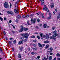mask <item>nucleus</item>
Listing matches in <instances>:
<instances>
[{
    "label": "nucleus",
    "mask_w": 60,
    "mask_h": 60,
    "mask_svg": "<svg viewBox=\"0 0 60 60\" xmlns=\"http://www.w3.org/2000/svg\"><path fill=\"white\" fill-rule=\"evenodd\" d=\"M3 33H4V35H5V34H6V33H5V31H4L3 32Z\"/></svg>",
    "instance_id": "52"
},
{
    "label": "nucleus",
    "mask_w": 60,
    "mask_h": 60,
    "mask_svg": "<svg viewBox=\"0 0 60 60\" xmlns=\"http://www.w3.org/2000/svg\"><path fill=\"white\" fill-rule=\"evenodd\" d=\"M56 30H55V31H53V34H56Z\"/></svg>",
    "instance_id": "24"
},
{
    "label": "nucleus",
    "mask_w": 60,
    "mask_h": 60,
    "mask_svg": "<svg viewBox=\"0 0 60 60\" xmlns=\"http://www.w3.org/2000/svg\"><path fill=\"white\" fill-rule=\"evenodd\" d=\"M16 40H15L13 41V43L14 44H15V43H16Z\"/></svg>",
    "instance_id": "36"
},
{
    "label": "nucleus",
    "mask_w": 60,
    "mask_h": 60,
    "mask_svg": "<svg viewBox=\"0 0 60 60\" xmlns=\"http://www.w3.org/2000/svg\"><path fill=\"white\" fill-rule=\"evenodd\" d=\"M49 15H50V16H51V14L50 13H49Z\"/></svg>",
    "instance_id": "62"
},
{
    "label": "nucleus",
    "mask_w": 60,
    "mask_h": 60,
    "mask_svg": "<svg viewBox=\"0 0 60 60\" xmlns=\"http://www.w3.org/2000/svg\"><path fill=\"white\" fill-rule=\"evenodd\" d=\"M35 37L34 36H32L31 37L32 38H35Z\"/></svg>",
    "instance_id": "30"
},
{
    "label": "nucleus",
    "mask_w": 60,
    "mask_h": 60,
    "mask_svg": "<svg viewBox=\"0 0 60 60\" xmlns=\"http://www.w3.org/2000/svg\"><path fill=\"white\" fill-rule=\"evenodd\" d=\"M9 22L10 23H11V20H10L9 21Z\"/></svg>",
    "instance_id": "60"
},
{
    "label": "nucleus",
    "mask_w": 60,
    "mask_h": 60,
    "mask_svg": "<svg viewBox=\"0 0 60 60\" xmlns=\"http://www.w3.org/2000/svg\"><path fill=\"white\" fill-rule=\"evenodd\" d=\"M52 30H54V29H55V27H52Z\"/></svg>",
    "instance_id": "54"
},
{
    "label": "nucleus",
    "mask_w": 60,
    "mask_h": 60,
    "mask_svg": "<svg viewBox=\"0 0 60 60\" xmlns=\"http://www.w3.org/2000/svg\"><path fill=\"white\" fill-rule=\"evenodd\" d=\"M18 57H19V58H21L22 57L21 56V55H20V54H19L18 55Z\"/></svg>",
    "instance_id": "19"
},
{
    "label": "nucleus",
    "mask_w": 60,
    "mask_h": 60,
    "mask_svg": "<svg viewBox=\"0 0 60 60\" xmlns=\"http://www.w3.org/2000/svg\"><path fill=\"white\" fill-rule=\"evenodd\" d=\"M58 35V34L57 33H54V35H53V37H56V36H57Z\"/></svg>",
    "instance_id": "4"
},
{
    "label": "nucleus",
    "mask_w": 60,
    "mask_h": 60,
    "mask_svg": "<svg viewBox=\"0 0 60 60\" xmlns=\"http://www.w3.org/2000/svg\"><path fill=\"white\" fill-rule=\"evenodd\" d=\"M40 19H37V21L38 22H40Z\"/></svg>",
    "instance_id": "44"
},
{
    "label": "nucleus",
    "mask_w": 60,
    "mask_h": 60,
    "mask_svg": "<svg viewBox=\"0 0 60 60\" xmlns=\"http://www.w3.org/2000/svg\"><path fill=\"white\" fill-rule=\"evenodd\" d=\"M40 36H37V38L38 39H40Z\"/></svg>",
    "instance_id": "25"
},
{
    "label": "nucleus",
    "mask_w": 60,
    "mask_h": 60,
    "mask_svg": "<svg viewBox=\"0 0 60 60\" xmlns=\"http://www.w3.org/2000/svg\"><path fill=\"white\" fill-rule=\"evenodd\" d=\"M14 11L15 12V13H17L18 12H17V11L16 9H15L14 10Z\"/></svg>",
    "instance_id": "22"
},
{
    "label": "nucleus",
    "mask_w": 60,
    "mask_h": 60,
    "mask_svg": "<svg viewBox=\"0 0 60 60\" xmlns=\"http://www.w3.org/2000/svg\"><path fill=\"white\" fill-rule=\"evenodd\" d=\"M50 50L51 51L52 50H53V48L52 47H50L49 48Z\"/></svg>",
    "instance_id": "26"
},
{
    "label": "nucleus",
    "mask_w": 60,
    "mask_h": 60,
    "mask_svg": "<svg viewBox=\"0 0 60 60\" xmlns=\"http://www.w3.org/2000/svg\"><path fill=\"white\" fill-rule=\"evenodd\" d=\"M21 29H23V26H21Z\"/></svg>",
    "instance_id": "38"
},
{
    "label": "nucleus",
    "mask_w": 60,
    "mask_h": 60,
    "mask_svg": "<svg viewBox=\"0 0 60 60\" xmlns=\"http://www.w3.org/2000/svg\"><path fill=\"white\" fill-rule=\"evenodd\" d=\"M21 35H22V36H24V34H21Z\"/></svg>",
    "instance_id": "59"
},
{
    "label": "nucleus",
    "mask_w": 60,
    "mask_h": 60,
    "mask_svg": "<svg viewBox=\"0 0 60 60\" xmlns=\"http://www.w3.org/2000/svg\"><path fill=\"white\" fill-rule=\"evenodd\" d=\"M12 33L13 34H14V33H15V32L14 31L12 30Z\"/></svg>",
    "instance_id": "48"
},
{
    "label": "nucleus",
    "mask_w": 60,
    "mask_h": 60,
    "mask_svg": "<svg viewBox=\"0 0 60 60\" xmlns=\"http://www.w3.org/2000/svg\"><path fill=\"white\" fill-rule=\"evenodd\" d=\"M22 17H23V18H25V17H26V16L25 15H22Z\"/></svg>",
    "instance_id": "40"
},
{
    "label": "nucleus",
    "mask_w": 60,
    "mask_h": 60,
    "mask_svg": "<svg viewBox=\"0 0 60 60\" xmlns=\"http://www.w3.org/2000/svg\"><path fill=\"white\" fill-rule=\"evenodd\" d=\"M41 3H44V0H42L41 1Z\"/></svg>",
    "instance_id": "49"
},
{
    "label": "nucleus",
    "mask_w": 60,
    "mask_h": 60,
    "mask_svg": "<svg viewBox=\"0 0 60 60\" xmlns=\"http://www.w3.org/2000/svg\"><path fill=\"white\" fill-rule=\"evenodd\" d=\"M27 41V39H25L23 41L24 42H26Z\"/></svg>",
    "instance_id": "33"
},
{
    "label": "nucleus",
    "mask_w": 60,
    "mask_h": 60,
    "mask_svg": "<svg viewBox=\"0 0 60 60\" xmlns=\"http://www.w3.org/2000/svg\"><path fill=\"white\" fill-rule=\"evenodd\" d=\"M4 6L5 8H8L9 7L8 4L7 2H5L4 4Z\"/></svg>",
    "instance_id": "1"
},
{
    "label": "nucleus",
    "mask_w": 60,
    "mask_h": 60,
    "mask_svg": "<svg viewBox=\"0 0 60 60\" xmlns=\"http://www.w3.org/2000/svg\"><path fill=\"white\" fill-rule=\"evenodd\" d=\"M50 6L52 9L53 8V7H54V5L53 4H52Z\"/></svg>",
    "instance_id": "14"
},
{
    "label": "nucleus",
    "mask_w": 60,
    "mask_h": 60,
    "mask_svg": "<svg viewBox=\"0 0 60 60\" xmlns=\"http://www.w3.org/2000/svg\"><path fill=\"white\" fill-rule=\"evenodd\" d=\"M35 28H37V29H39V27L38 26H35Z\"/></svg>",
    "instance_id": "37"
},
{
    "label": "nucleus",
    "mask_w": 60,
    "mask_h": 60,
    "mask_svg": "<svg viewBox=\"0 0 60 60\" xmlns=\"http://www.w3.org/2000/svg\"><path fill=\"white\" fill-rule=\"evenodd\" d=\"M33 41L34 42H36L37 41H36V40H34Z\"/></svg>",
    "instance_id": "45"
},
{
    "label": "nucleus",
    "mask_w": 60,
    "mask_h": 60,
    "mask_svg": "<svg viewBox=\"0 0 60 60\" xmlns=\"http://www.w3.org/2000/svg\"><path fill=\"white\" fill-rule=\"evenodd\" d=\"M42 17L43 18H44V15H42Z\"/></svg>",
    "instance_id": "61"
},
{
    "label": "nucleus",
    "mask_w": 60,
    "mask_h": 60,
    "mask_svg": "<svg viewBox=\"0 0 60 60\" xmlns=\"http://www.w3.org/2000/svg\"><path fill=\"white\" fill-rule=\"evenodd\" d=\"M22 49H23V47H21L20 49V50L21 51H22Z\"/></svg>",
    "instance_id": "35"
},
{
    "label": "nucleus",
    "mask_w": 60,
    "mask_h": 60,
    "mask_svg": "<svg viewBox=\"0 0 60 60\" xmlns=\"http://www.w3.org/2000/svg\"><path fill=\"white\" fill-rule=\"evenodd\" d=\"M44 43H49V41L48 40H47L46 41H44Z\"/></svg>",
    "instance_id": "8"
},
{
    "label": "nucleus",
    "mask_w": 60,
    "mask_h": 60,
    "mask_svg": "<svg viewBox=\"0 0 60 60\" xmlns=\"http://www.w3.org/2000/svg\"><path fill=\"white\" fill-rule=\"evenodd\" d=\"M12 43V42L11 41H9V44H10V47H11V44Z\"/></svg>",
    "instance_id": "20"
},
{
    "label": "nucleus",
    "mask_w": 60,
    "mask_h": 60,
    "mask_svg": "<svg viewBox=\"0 0 60 60\" xmlns=\"http://www.w3.org/2000/svg\"><path fill=\"white\" fill-rule=\"evenodd\" d=\"M59 18H60V14H59L58 16L57 17V19H58Z\"/></svg>",
    "instance_id": "12"
},
{
    "label": "nucleus",
    "mask_w": 60,
    "mask_h": 60,
    "mask_svg": "<svg viewBox=\"0 0 60 60\" xmlns=\"http://www.w3.org/2000/svg\"><path fill=\"white\" fill-rule=\"evenodd\" d=\"M44 59H45V60H47V59L46 57H44Z\"/></svg>",
    "instance_id": "51"
},
{
    "label": "nucleus",
    "mask_w": 60,
    "mask_h": 60,
    "mask_svg": "<svg viewBox=\"0 0 60 60\" xmlns=\"http://www.w3.org/2000/svg\"><path fill=\"white\" fill-rule=\"evenodd\" d=\"M23 30V29H21L19 30V32H22Z\"/></svg>",
    "instance_id": "13"
},
{
    "label": "nucleus",
    "mask_w": 60,
    "mask_h": 60,
    "mask_svg": "<svg viewBox=\"0 0 60 60\" xmlns=\"http://www.w3.org/2000/svg\"><path fill=\"white\" fill-rule=\"evenodd\" d=\"M16 22L17 23H18V22H19V20L18 19H17L16 20Z\"/></svg>",
    "instance_id": "39"
},
{
    "label": "nucleus",
    "mask_w": 60,
    "mask_h": 60,
    "mask_svg": "<svg viewBox=\"0 0 60 60\" xmlns=\"http://www.w3.org/2000/svg\"><path fill=\"white\" fill-rule=\"evenodd\" d=\"M28 51H29L30 50V48H28Z\"/></svg>",
    "instance_id": "58"
},
{
    "label": "nucleus",
    "mask_w": 60,
    "mask_h": 60,
    "mask_svg": "<svg viewBox=\"0 0 60 60\" xmlns=\"http://www.w3.org/2000/svg\"><path fill=\"white\" fill-rule=\"evenodd\" d=\"M22 41H20L19 43V44H21V43H22Z\"/></svg>",
    "instance_id": "17"
},
{
    "label": "nucleus",
    "mask_w": 60,
    "mask_h": 60,
    "mask_svg": "<svg viewBox=\"0 0 60 60\" xmlns=\"http://www.w3.org/2000/svg\"><path fill=\"white\" fill-rule=\"evenodd\" d=\"M17 17L19 19H20L21 18V16L20 15H19L17 16Z\"/></svg>",
    "instance_id": "18"
},
{
    "label": "nucleus",
    "mask_w": 60,
    "mask_h": 60,
    "mask_svg": "<svg viewBox=\"0 0 60 60\" xmlns=\"http://www.w3.org/2000/svg\"><path fill=\"white\" fill-rule=\"evenodd\" d=\"M50 55H53V53H52H52H50Z\"/></svg>",
    "instance_id": "64"
},
{
    "label": "nucleus",
    "mask_w": 60,
    "mask_h": 60,
    "mask_svg": "<svg viewBox=\"0 0 60 60\" xmlns=\"http://www.w3.org/2000/svg\"><path fill=\"white\" fill-rule=\"evenodd\" d=\"M45 8H46V10L47 11V12H49V9H48V8L46 7H45Z\"/></svg>",
    "instance_id": "16"
},
{
    "label": "nucleus",
    "mask_w": 60,
    "mask_h": 60,
    "mask_svg": "<svg viewBox=\"0 0 60 60\" xmlns=\"http://www.w3.org/2000/svg\"><path fill=\"white\" fill-rule=\"evenodd\" d=\"M36 21V19L34 18L33 21V23L34 24H35Z\"/></svg>",
    "instance_id": "7"
},
{
    "label": "nucleus",
    "mask_w": 60,
    "mask_h": 60,
    "mask_svg": "<svg viewBox=\"0 0 60 60\" xmlns=\"http://www.w3.org/2000/svg\"><path fill=\"white\" fill-rule=\"evenodd\" d=\"M33 46H34V47H36V45L34 44H33Z\"/></svg>",
    "instance_id": "46"
},
{
    "label": "nucleus",
    "mask_w": 60,
    "mask_h": 60,
    "mask_svg": "<svg viewBox=\"0 0 60 60\" xmlns=\"http://www.w3.org/2000/svg\"><path fill=\"white\" fill-rule=\"evenodd\" d=\"M40 35L41 37H42V36L43 35V34H42V33H41L40 34Z\"/></svg>",
    "instance_id": "31"
},
{
    "label": "nucleus",
    "mask_w": 60,
    "mask_h": 60,
    "mask_svg": "<svg viewBox=\"0 0 60 60\" xmlns=\"http://www.w3.org/2000/svg\"><path fill=\"white\" fill-rule=\"evenodd\" d=\"M0 20H1L2 21H3V18H1V17H0Z\"/></svg>",
    "instance_id": "34"
},
{
    "label": "nucleus",
    "mask_w": 60,
    "mask_h": 60,
    "mask_svg": "<svg viewBox=\"0 0 60 60\" xmlns=\"http://www.w3.org/2000/svg\"><path fill=\"white\" fill-rule=\"evenodd\" d=\"M46 26H47V25L46 24H44V28H46Z\"/></svg>",
    "instance_id": "23"
},
{
    "label": "nucleus",
    "mask_w": 60,
    "mask_h": 60,
    "mask_svg": "<svg viewBox=\"0 0 60 60\" xmlns=\"http://www.w3.org/2000/svg\"><path fill=\"white\" fill-rule=\"evenodd\" d=\"M43 38H46V35H43Z\"/></svg>",
    "instance_id": "43"
},
{
    "label": "nucleus",
    "mask_w": 60,
    "mask_h": 60,
    "mask_svg": "<svg viewBox=\"0 0 60 60\" xmlns=\"http://www.w3.org/2000/svg\"><path fill=\"white\" fill-rule=\"evenodd\" d=\"M10 8H11V3H10Z\"/></svg>",
    "instance_id": "55"
},
{
    "label": "nucleus",
    "mask_w": 60,
    "mask_h": 60,
    "mask_svg": "<svg viewBox=\"0 0 60 60\" xmlns=\"http://www.w3.org/2000/svg\"><path fill=\"white\" fill-rule=\"evenodd\" d=\"M4 20H5V21L6 20V18H4Z\"/></svg>",
    "instance_id": "63"
},
{
    "label": "nucleus",
    "mask_w": 60,
    "mask_h": 60,
    "mask_svg": "<svg viewBox=\"0 0 60 60\" xmlns=\"http://www.w3.org/2000/svg\"><path fill=\"white\" fill-rule=\"evenodd\" d=\"M52 56H50L49 58V60H52Z\"/></svg>",
    "instance_id": "11"
},
{
    "label": "nucleus",
    "mask_w": 60,
    "mask_h": 60,
    "mask_svg": "<svg viewBox=\"0 0 60 60\" xmlns=\"http://www.w3.org/2000/svg\"><path fill=\"white\" fill-rule=\"evenodd\" d=\"M34 52H31V54L32 55H34Z\"/></svg>",
    "instance_id": "57"
},
{
    "label": "nucleus",
    "mask_w": 60,
    "mask_h": 60,
    "mask_svg": "<svg viewBox=\"0 0 60 60\" xmlns=\"http://www.w3.org/2000/svg\"><path fill=\"white\" fill-rule=\"evenodd\" d=\"M40 58V56H38L37 57V58H38V59H39Z\"/></svg>",
    "instance_id": "42"
},
{
    "label": "nucleus",
    "mask_w": 60,
    "mask_h": 60,
    "mask_svg": "<svg viewBox=\"0 0 60 60\" xmlns=\"http://www.w3.org/2000/svg\"><path fill=\"white\" fill-rule=\"evenodd\" d=\"M46 7H47L46 5H44V7H43V10H46Z\"/></svg>",
    "instance_id": "6"
},
{
    "label": "nucleus",
    "mask_w": 60,
    "mask_h": 60,
    "mask_svg": "<svg viewBox=\"0 0 60 60\" xmlns=\"http://www.w3.org/2000/svg\"><path fill=\"white\" fill-rule=\"evenodd\" d=\"M45 38L47 40H48L49 38V35H48L47 34H46V37H45Z\"/></svg>",
    "instance_id": "5"
},
{
    "label": "nucleus",
    "mask_w": 60,
    "mask_h": 60,
    "mask_svg": "<svg viewBox=\"0 0 60 60\" xmlns=\"http://www.w3.org/2000/svg\"><path fill=\"white\" fill-rule=\"evenodd\" d=\"M29 21H27V24H28L29 25H30V23H29Z\"/></svg>",
    "instance_id": "41"
},
{
    "label": "nucleus",
    "mask_w": 60,
    "mask_h": 60,
    "mask_svg": "<svg viewBox=\"0 0 60 60\" xmlns=\"http://www.w3.org/2000/svg\"><path fill=\"white\" fill-rule=\"evenodd\" d=\"M12 26H13V28L14 29H15V27L13 25H12Z\"/></svg>",
    "instance_id": "53"
},
{
    "label": "nucleus",
    "mask_w": 60,
    "mask_h": 60,
    "mask_svg": "<svg viewBox=\"0 0 60 60\" xmlns=\"http://www.w3.org/2000/svg\"><path fill=\"white\" fill-rule=\"evenodd\" d=\"M58 60H60V58H57Z\"/></svg>",
    "instance_id": "56"
},
{
    "label": "nucleus",
    "mask_w": 60,
    "mask_h": 60,
    "mask_svg": "<svg viewBox=\"0 0 60 60\" xmlns=\"http://www.w3.org/2000/svg\"><path fill=\"white\" fill-rule=\"evenodd\" d=\"M56 56H60V54L58 53H57L56 54Z\"/></svg>",
    "instance_id": "32"
},
{
    "label": "nucleus",
    "mask_w": 60,
    "mask_h": 60,
    "mask_svg": "<svg viewBox=\"0 0 60 60\" xmlns=\"http://www.w3.org/2000/svg\"><path fill=\"white\" fill-rule=\"evenodd\" d=\"M34 50H36L37 49V48H33Z\"/></svg>",
    "instance_id": "28"
},
{
    "label": "nucleus",
    "mask_w": 60,
    "mask_h": 60,
    "mask_svg": "<svg viewBox=\"0 0 60 60\" xmlns=\"http://www.w3.org/2000/svg\"><path fill=\"white\" fill-rule=\"evenodd\" d=\"M51 19V16H50L48 18V19Z\"/></svg>",
    "instance_id": "21"
},
{
    "label": "nucleus",
    "mask_w": 60,
    "mask_h": 60,
    "mask_svg": "<svg viewBox=\"0 0 60 60\" xmlns=\"http://www.w3.org/2000/svg\"><path fill=\"white\" fill-rule=\"evenodd\" d=\"M41 5H44V3H41Z\"/></svg>",
    "instance_id": "50"
},
{
    "label": "nucleus",
    "mask_w": 60,
    "mask_h": 60,
    "mask_svg": "<svg viewBox=\"0 0 60 60\" xmlns=\"http://www.w3.org/2000/svg\"><path fill=\"white\" fill-rule=\"evenodd\" d=\"M24 36H25L26 39H27V38H28V37L29 36V34H28L27 33L24 34Z\"/></svg>",
    "instance_id": "3"
},
{
    "label": "nucleus",
    "mask_w": 60,
    "mask_h": 60,
    "mask_svg": "<svg viewBox=\"0 0 60 60\" xmlns=\"http://www.w3.org/2000/svg\"><path fill=\"white\" fill-rule=\"evenodd\" d=\"M16 5L15 6V8H16L17 7H18V6H17V5H18V4H17V3L16 2Z\"/></svg>",
    "instance_id": "27"
},
{
    "label": "nucleus",
    "mask_w": 60,
    "mask_h": 60,
    "mask_svg": "<svg viewBox=\"0 0 60 60\" xmlns=\"http://www.w3.org/2000/svg\"><path fill=\"white\" fill-rule=\"evenodd\" d=\"M7 12L9 14H11V15H13L14 14V13H13V12L11 11H7Z\"/></svg>",
    "instance_id": "2"
},
{
    "label": "nucleus",
    "mask_w": 60,
    "mask_h": 60,
    "mask_svg": "<svg viewBox=\"0 0 60 60\" xmlns=\"http://www.w3.org/2000/svg\"><path fill=\"white\" fill-rule=\"evenodd\" d=\"M24 31H27V30H28V29L25 28L24 29Z\"/></svg>",
    "instance_id": "29"
},
{
    "label": "nucleus",
    "mask_w": 60,
    "mask_h": 60,
    "mask_svg": "<svg viewBox=\"0 0 60 60\" xmlns=\"http://www.w3.org/2000/svg\"><path fill=\"white\" fill-rule=\"evenodd\" d=\"M54 37H53L52 36H50L49 37L50 39H54Z\"/></svg>",
    "instance_id": "15"
},
{
    "label": "nucleus",
    "mask_w": 60,
    "mask_h": 60,
    "mask_svg": "<svg viewBox=\"0 0 60 60\" xmlns=\"http://www.w3.org/2000/svg\"><path fill=\"white\" fill-rule=\"evenodd\" d=\"M29 15H27L26 16V17H27V18H28L29 17Z\"/></svg>",
    "instance_id": "47"
},
{
    "label": "nucleus",
    "mask_w": 60,
    "mask_h": 60,
    "mask_svg": "<svg viewBox=\"0 0 60 60\" xmlns=\"http://www.w3.org/2000/svg\"><path fill=\"white\" fill-rule=\"evenodd\" d=\"M49 47V45H47L45 47V49H48Z\"/></svg>",
    "instance_id": "10"
},
{
    "label": "nucleus",
    "mask_w": 60,
    "mask_h": 60,
    "mask_svg": "<svg viewBox=\"0 0 60 60\" xmlns=\"http://www.w3.org/2000/svg\"><path fill=\"white\" fill-rule=\"evenodd\" d=\"M38 46L39 47H41H41H42V45H41V44L40 43H38Z\"/></svg>",
    "instance_id": "9"
}]
</instances>
